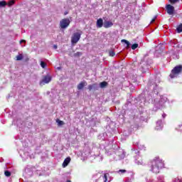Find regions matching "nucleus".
<instances>
[{"label": "nucleus", "mask_w": 182, "mask_h": 182, "mask_svg": "<svg viewBox=\"0 0 182 182\" xmlns=\"http://www.w3.org/2000/svg\"><path fill=\"white\" fill-rule=\"evenodd\" d=\"M149 170L154 173L155 174H159L160 170L164 167V161L160 159V157L156 156L152 159L150 162Z\"/></svg>", "instance_id": "obj_1"}, {"label": "nucleus", "mask_w": 182, "mask_h": 182, "mask_svg": "<svg viewBox=\"0 0 182 182\" xmlns=\"http://www.w3.org/2000/svg\"><path fill=\"white\" fill-rule=\"evenodd\" d=\"M182 72V65H176L172 70L171 74L169 75L171 79H174V77H177L180 73Z\"/></svg>", "instance_id": "obj_2"}, {"label": "nucleus", "mask_w": 182, "mask_h": 182, "mask_svg": "<svg viewBox=\"0 0 182 182\" xmlns=\"http://www.w3.org/2000/svg\"><path fill=\"white\" fill-rule=\"evenodd\" d=\"M70 19H72V17L61 19L60 21V28L61 29H66L70 25Z\"/></svg>", "instance_id": "obj_3"}, {"label": "nucleus", "mask_w": 182, "mask_h": 182, "mask_svg": "<svg viewBox=\"0 0 182 182\" xmlns=\"http://www.w3.org/2000/svg\"><path fill=\"white\" fill-rule=\"evenodd\" d=\"M80 36H82V32L74 33L71 37L72 45H76V43H77V41H80Z\"/></svg>", "instance_id": "obj_4"}, {"label": "nucleus", "mask_w": 182, "mask_h": 182, "mask_svg": "<svg viewBox=\"0 0 182 182\" xmlns=\"http://www.w3.org/2000/svg\"><path fill=\"white\" fill-rule=\"evenodd\" d=\"M52 80V77H50V75H45L43 77V80L41 81V84H47V83H49L50 81Z\"/></svg>", "instance_id": "obj_5"}, {"label": "nucleus", "mask_w": 182, "mask_h": 182, "mask_svg": "<svg viewBox=\"0 0 182 182\" xmlns=\"http://www.w3.org/2000/svg\"><path fill=\"white\" fill-rule=\"evenodd\" d=\"M166 12L168 15H173L174 14V6H171V4H168L166 6Z\"/></svg>", "instance_id": "obj_6"}, {"label": "nucleus", "mask_w": 182, "mask_h": 182, "mask_svg": "<svg viewBox=\"0 0 182 182\" xmlns=\"http://www.w3.org/2000/svg\"><path fill=\"white\" fill-rule=\"evenodd\" d=\"M72 159H70V156H68V157H67L65 160H64V161H63V168H65V167H68V166L69 165V163H70V161H71Z\"/></svg>", "instance_id": "obj_7"}, {"label": "nucleus", "mask_w": 182, "mask_h": 182, "mask_svg": "<svg viewBox=\"0 0 182 182\" xmlns=\"http://www.w3.org/2000/svg\"><path fill=\"white\" fill-rule=\"evenodd\" d=\"M86 85H87V82H86V81L81 82L77 85V89L78 90H82V89H83V87H85Z\"/></svg>", "instance_id": "obj_8"}, {"label": "nucleus", "mask_w": 182, "mask_h": 182, "mask_svg": "<svg viewBox=\"0 0 182 182\" xmlns=\"http://www.w3.org/2000/svg\"><path fill=\"white\" fill-rule=\"evenodd\" d=\"M112 26H113V22L112 21H105L104 23V28H105V29H107L109 28H112Z\"/></svg>", "instance_id": "obj_9"}, {"label": "nucleus", "mask_w": 182, "mask_h": 182, "mask_svg": "<svg viewBox=\"0 0 182 182\" xmlns=\"http://www.w3.org/2000/svg\"><path fill=\"white\" fill-rule=\"evenodd\" d=\"M156 124V130H161V129H163V123L161 122V121H158Z\"/></svg>", "instance_id": "obj_10"}, {"label": "nucleus", "mask_w": 182, "mask_h": 182, "mask_svg": "<svg viewBox=\"0 0 182 182\" xmlns=\"http://www.w3.org/2000/svg\"><path fill=\"white\" fill-rule=\"evenodd\" d=\"M103 26V19L99 18L97 21V28H102Z\"/></svg>", "instance_id": "obj_11"}, {"label": "nucleus", "mask_w": 182, "mask_h": 182, "mask_svg": "<svg viewBox=\"0 0 182 182\" xmlns=\"http://www.w3.org/2000/svg\"><path fill=\"white\" fill-rule=\"evenodd\" d=\"M121 42H122V43H126L127 48H130V43H129L127 40L122 39V40L121 41Z\"/></svg>", "instance_id": "obj_12"}, {"label": "nucleus", "mask_w": 182, "mask_h": 182, "mask_svg": "<svg viewBox=\"0 0 182 182\" xmlns=\"http://www.w3.org/2000/svg\"><path fill=\"white\" fill-rule=\"evenodd\" d=\"M178 33H181L182 32V23H181L176 28Z\"/></svg>", "instance_id": "obj_13"}, {"label": "nucleus", "mask_w": 182, "mask_h": 182, "mask_svg": "<svg viewBox=\"0 0 182 182\" xmlns=\"http://www.w3.org/2000/svg\"><path fill=\"white\" fill-rule=\"evenodd\" d=\"M8 6H12V5H15V0H10L8 4Z\"/></svg>", "instance_id": "obj_14"}, {"label": "nucleus", "mask_w": 182, "mask_h": 182, "mask_svg": "<svg viewBox=\"0 0 182 182\" xmlns=\"http://www.w3.org/2000/svg\"><path fill=\"white\" fill-rule=\"evenodd\" d=\"M137 48H139V44L138 43H134L132 46V50H134L137 49Z\"/></svg>", "instance_id": "obj_15"}, {"label": "nucleus", "mask_w": 182, "mask_h": 182, "mask_svg": "<svg viewBox=\"0 0 182 182\" xmlns=\"http://www.w3.org/2000/svg\"><path fill=\"white\" fill-rule=\"evenodd\" d=\"M23 59V55L22 54H19L16 56V60H22Z\"/></svg>", "instance_id": "obj_16"}, {"label": "nucleus", "mask_w": 182, "mask_h": 182, "mask_svg": "<svg viewBox=\"0 0 182 182\" xmlns=\"http://www.w3.org/2000/svg\"><path fill=\"white\" fill-rule=\"evenodd\" d=\"M96 87V84L88 85V90L90 91Z\"/></svg>", "instance_id": "obj_17"}, {"label": "nucleus", "mask_w": 182, "mask_h": 182, "mask_svg": "<svg viewBox=\"0 0 182 182\" xmlns=\"http://www.w3.org/2000/svg\"><path fill=\"white\" fill-rule=\"evenodd\" d=\"M56 122L58 126H63V124H65V122L63 121H61L60 119H57Z\"/></svg>", "instance_id": "obj_18"}, {"label": "nucleus", "mask_w": 182, "mask_h": 182, "mask_svg": "<svg viewBox=\"0 0 182 182\" xmlns=\"http://www.w3.org/2000/svg\"><path fill=\"white\" fill-rule=\"evenodd\" d=\"M107 86V82L104 81L100 83V87H106Z\"/></svg>", "instance_id": "obj_19"}, {"label": "nucleus", "mask_w": 182, "mask_h": 182, "mask_svg": "<svg viewBox=\"0 0 182 182\" xmlns=\"http://www.w3.org/2000/svg\"><path fill=\"white\" fill-rule=\"evenodd\" d=\"M4 175L6 176V177H11V171H4Z\"/></svg>", "instance_id": "obj_20"}, {"label": "nucleus", "mask_w": 182, "mask_h": 182, "mask_svg": "<svg viewBox=\"0 0 182 182\" xmlns=\"http://www.w3.org/2000/svg\"><path fill=\"white\" fill-rule=\"evenodd\" d=\"M79 56H82V53L81 52H77L74 53V57L75 58H79Z\"/></svg>", "instance_id": "obj_21"}, {"label": "nucleus", "mask_w": 182, "mask_h": 182, "mask_svg": "<svg viewBox=\"0 0 182 182\" xmlns=\"http://www.w3.org/2000/svg\"><path fill=\"white\" fill-rule=\"evenodd\" d=\"M0 6H6V1H0Z\"/></svg>", "instance_id": "obj_22"}, {"label": "nucleus", "mask_w": 182, "mask_h": 182, "mask_svg": "<svg viewBox=\"0 0 182 182\" xmlns=\"http://www.w3.org/2000/svg\"><path fill=\"white\" fill-rule=\"evenodd\" d=\"M109 56L113 57L116 55V53H114L113 50H109Z\"/></svg>", "instance_id": "obj_23"}, {"label": "nucleus", "mask_w": 182, "mask_h": 182, "mask_svg": "<svg viewBox=\"0 0 182 182\" xmlns=\"http://www.w3.org/2000/svg\"><path fill=\"white\" fill-rule=\"evenodd\" d=\"M41 68H43V69H45V68H46V63L43 62V61H41Z\"/></svg>", "instance_id": "obj_24"}, {"label": "nucleus", "mask_w": 182, "mask_h": 182, "mask_svg": "<svg viewBox=\"0 0 182 182\" xmlns=\"http://www.w3.org/2000/svg\"><path fill=\"white\" fill-rule=\"evenodd\" d=\"M178 1L180 0H169V2H171V4H176V2H178Z\"/></svg>", "instance_id": "obj_25"}, {"label": "nucleus", "mask_w": 182, "mask_h": 182, "mask_svg": "<svg viewBox=\"0 0 182 182\" xmlns=\"http://www.w3.org/2000/svg\"><path fill=\"white\" fill-rule=\"evenodd\" d=\"M126 170L125 169H120L118 173H126Z\"/></svg>", "instance_id": "obj_26"}, {"label": "nucleus", "mask_w": 182, "mask_h": 182, "mask_svg": "<svg viewBox=\"0 0 182 182\" xmlns=\"http://www.w3.org/2000/svg\"><path fill=\"white\" fill-rule=\"evenodd\" d=\"M105 181H107V173H105L104 175Z\"/></svg>", "instance_id": "obj_27"}, {"label": "nucleus", "mask_w": 182, "mask_h": 182, "mask_svg": "<svg viewBox=\"0 0 182 182\" xmlns=\"http://www.w3.org/2000/svg\"><path fill=\"white\" fill-rule=\"evenodd\" d=\"M156 18H157V16H155L154 18H152V20L151 21V23H153V22H154L156 21Z\"/></svg>", "instance_id": "obj_28"}, {"label": "nucleus", "mask_w": 182, "mask_h": 182, "mask_svg": "<svg viewBox=\"0 0 182 182\" xmlns=\"http://www.w3.org/2000/svg\"><path fill=\"white\" fill-rule=\"evenodd\" d=\"M53 48H54V49H58V46L54 45V46H53Z\"/></svg>", "instance_id": "obj_29"}, {"label": "nucleus", "mask_w": 182, "mask_h": 182, "mask_svg": "<svg viewBox=\"0 0 182 182\" xmlns=\"http://www.w3.org/2000/svg\"><path fill=\"white\" fill-rule=\"evenodd\" d=\"M176 182H182L180 179H176Z\"/></svg>", "instance_id": "obj_30"}, {"label": "nucleus", "mask_w": 182, "mask_h": 182, "mask_svg": "<svg viewBox=\"0 0 182 182\" xmlns=\"http://www.w3.org/2000/svg\"><path fill=\"white\" fill-rule=\"evenodd\" d=\"M23 42H26L25 40H21V41H20V43H22Z\"/></svg>", "instance_id": "obj_31"}, {"label": "nucleus", "mask_w": 182, "mask_h": 182, "mask_svg": "<svg viewBox=\"0 0 182 182\" xmlns=\"http://www.w3.org/2000/svg\"><path fill=\"white\" fill-rule=\"evenodd\" d=\"M69 13L68 12V11H65V13H64V15H68Z\"/></svg>", "instance_id": "obj_32"}, {"label": "nucleus", "mask_w": 182, "mask_h": 182, "mask_svg": "<svg viewBox=\"0 0 182 182\" xmlns=\"http://www.w3.org/2000/svg\"><path fill=\"white\" fill-rule=\"evenodd\" d=\"M65 182H72L70 180H67Z\"/></svg>", "instance_id": "obj_33"}]
</instances>
